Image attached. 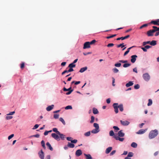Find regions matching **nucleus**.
<instances>
[{"mask_svg": "<svg viewBox=\"0 0 159 159\" xmlns=\"http://www.w3.org/2000/svg\"><path fill=\"white\" fill-rule=\"evenodd\" d=\"M54 107V105H53L49 106L46 108V110L48 111H50L53 109Z\"/></svg>", "mask_w": 159, "mask_h": 159, "instance_id": "nucleus-13", "label": "nucleus"}, {"mask_svg": "<svg viewBox=\"0 0 159 159\" xmlns=\"http://www.w3.org/2000/svg\"><path fill=\"white\" fill-rule=\"evenodd\" d=\"M109 135L110 136H115L114 134V133L113 130H111L109 132Z\"/></svg>", "mask_w": 159, "mask_h": 159, "instance_id": "nucleus-32", "label": "nucleus"}, {"mask_svg": "<svg viewBox=\"0 0 159 159\" xmlns=\"http://www.w3.org/2000/svg\"><path fill=\"white\" fill-rule=\"evenodd\" d=\"M10 115H9V114H7V116L6 117V119L7 120H10L13 117L11 116H10Z\"/></svg>", "mask_w": 159, "mask_h": 159, "instance_id": "nucleus-28", "label": "nucleus"}, {"mask_svg": "<svg viewBox=\"0 0 159 159\" xmlns=\"http://www.w3.org/2000/svg\"><path fill=\"white\" fill-rule=\"evenodd\" d=\"M52 130L54 132H56L57 134H60V132L58 131L57 129V128H53L52 129Z\"/></svg>", "mask_w": 159, "mask_h": 159, "instance_id": "nucleus-30", "label": "nucleus"}, {"mask_svg": "<svg viewBox=\"0 0 159 159\" xmlns=\"http://www.w3.org/2000/svg\"><path fill=\"white\" fill-rule=\"evenodd\" d=\"M119 61L120 62L122 63H126L128 62V61L127 60L124 61V60H120Z\"/></svg>", "mask_w": 159, "mask_h": 159, "instance_id": "nucleus-61", "label": "nucleus"}, {"mask_svg": "<svg viewBox=\"0 0 159 159\" xmlns=\"http://www.w3.org/2000/svg\"><path fill=\"white\" fill-rule=\"evenodd\" d=\"M112 148L111 147H109L106 149L105 153L106 154L109 153L112 150Z\"/></svg>", "mask_w": 159, "mask_h": 159, "instance_id": "nucleus-15", "label": "nucleus"}, {"mask_svg": "<svg viewBox=\"0 0 159 159\" xmlns=\"http://www.w3.org/2000/svg\"><path fill=\"white\" fill-rule=\"evenodd\" d=\"M133 84V83L131 81H129L128 83L126 84V86L128 87L130 86H132Z\"/></svg>", "mask_w": 159, "mask_h": 159, "instance_id": "nucleus-22", "label": "nucleus"}, {"mask_svg": "<svg viewBox=\"0 0 159 159\" xmlns=\"http://www.w3.org/2000/svg\"><path fill=\"white\" fill-rule=\"evenodd\" d=\"M59 116V115L58 114H54V118L55 119L58 118Z\"/></svg>", "mask_w": 159, "mask_h": 159, "instance_id": "nucleus-52", "label": "nucleus"}, {"mask_svg": "<svg viewBox=\"0 0 159 159\" xmlns=\"http://www.w3.org/2000/svg\"><path fill=\"white\" fill-rule=\"evenodd\" d=\"M25 67V63L24 62H22V63L20 65V68L21 69H23Z\"/></svg>", "mask_w": 159, "mask_h": 159, "instance_id": "nucleus-53", "label": "nucleus"}, {"mask_svg": "<svg viewBox=\"0 0 159 159\" xmlns=\"http://www.w3.org/2000/svg\"><path fill=\"white\" fill-rule=\"evenodd\" d=\"M124 43H122L121 44H120L118 45H117V48H120V47H121V48H123L125 46V45H124Z\"/></svg>", "mask_w": 159, "mask_h": 159, "instance_id": "nucleus-41", "label": "nucleus"}, {"mask_svg": "<svg viewBox=\"0 0 159 159\" xmlns=\"http://www.w3.org/2000/svg\"><path fill=\"white\" fill-rule=\"evenodd\" d=\"M131 146L133 148H136L137 147V144L135 142H133L131 143Z\"/></svg>", "mask_w": 159, "mask_h": 159, "instance_id": "nucleus-27", "label": "nucleus"}, {"mask_svg": "<svg viewBox=\"0 0 159 159\" xmlns=\"http://www.w3.org/2000/svg\"><path fill=\"white\" fill-rule=\"evenodd\" d=\"M121 65V64L120 63H117L115 64V66L117 67H120V66Z\"/></svg>", "mask_w": 159, "mask_h": 159, "instance_id": "nucleus-55", "label": "nucleus"}, {"mask_svg": "<svg viewBox=\"0 0 159 159\" xmlns=\"http://www.w3.org/2000/svg\"><path fill=\"white\" fill-rule=\"evenodd\" d=\"M84 155L86 157V159H92V158L90 154H84Z\"/></svg>", "mask_w": 159, "mask_h": 159, "instance_id": "nucleus-23", "label": "nucleus"}, {"mask_svg": "<svg viewBox=\"0 0 159 159\" xmlns=\"http://www.w3.org/2000/svg\"><path fill=\"white\" fill-rule=\"evenodd\" d=\"M58 134L60 135V138L61 139H62V140L64 139V138H65V137H64L65 136L64 135H63L62 134H61L60 133V134Z\"/></svg>", "mask_w": 159, "mask_h": 159, "instance_id": "nucleus-35", "label": "nucleus"}, {"mask_svg": "<svg viewBox=\"0 0 159 159\" xmlns=\"http://www.w3.org/2000/svg\"><path fill=\"white\" fill-rule=\"evenodd\" d=\"M74 83H75V85H77L80 83V81H76L75 82V81H73L71 82V84H72Z\"/></svg>", "mask_w": 159, "mask_h": 159, "instance_id": "nucleus-51", "label": "nucleus"}, {"mask_svg": "<svg viewBox=\"0 0 159 159\" xmlns=\"http://www.w3.org/2000/svg\"><path fill=\"white\" fill-rule=\"evenodd\" d=\"M143 77L144 80L146 81H148L150 79V76L148 73L143 74Z\"/></svg>", "mask_w": 159, "mask_h": 159, "instance_id": "nucleus-2", "label": "nucleus"}, {"mask_svg": "<svg viewBox=\"0 0 159 159\" xmlns=\"http://www.w3.org/2000/svg\"><path fill=\"white\" fill-rule=\"evenodd\" d=\"M120 122L122 125L124 126H127L129 124V122L128 121H123L122 120H120Z\"/></svg>", "mask_w": 159, "mask_h": 159, "instance_id": "nucleus-6", "label": "nucleus"}, {"mask_svg": "<svg viewBox=\"0 0 159 159\" xmlns=\"http://www.w3.org/2000/svg\"><path fill=\"white\" fill-rule=\"evenodd\" d=\"M154 32L153 31V30H150L147 32V34L148 36H151L153 35V33Z\"/></svg>", "mask_w": 159, "mask_h": 159, "instance_id": "nucleus-10", "label": "nucleus"}, {"mask_svg": "<svg viewBox=\"0 0 159 159\" xmlns=\"http://www.w3.org/2000/svg\"><path fill=\"white\" fill-rule=\"evenodd\" d=\"M67 146L68 147L70 148H73L75 147V145L70 142H68V143Z\"/></svg>", "mask_w": 159, "mask_h": 159, "instance_id": "nucleus-26", "label": "nucleus"}, {"mask_svg": "<svg viewBox=\"0 0 159 159\" xmlns=\"http://www.w3.org/2000/svg\"><path fill=\"white\" fill-rule=\"evenodd\" d=\"M135 46H133L132 47H130L128 49H127V51H126L124 53V56H126L127 54H128V53L129 52V50L132 48H133V47H135Z\"/></svg>", "mask_w": 159, "mask_h": 159, "instance_id": "nucleus-18", "label": "nucleus"}, {"mask_svg": "<svg viewBox=\"0 0 159 159\" xmlns=\"http://www.w3.org/2000/svg\"><path fill=\"white\" fill-rule=\"evenodd\" d=\"M130 65H131V64H130L125 63L123 65V66L124 67L126 68V67L129 66Z\"/></svg>", "mask_w": 159, "mask_h": 159, "instance_id": "nucleus-36", "label": "nucleus"}, {"mask_svg": "<svg viewBox=\"0 0 159 159\" xmlns=\"http://www.w3.org/2000/svg\"><path fill=\"white\" fill-rule=\"evenodd\" d=\"M133 153L132 152H129L127 156L129 157H133Z\"/></svg>", "mask_w": 159, "mask_h": 159, "instance_id": "nucleus-42", "label": "nucleus"}, {"mask_svg": "<svg viewBox=\"0 0 159 159\" xmlns=\"http://www.w3.org/2000/svg\"><path fill=\"white\" fill-rule=\"evenodd\" d=\"M87 69V67L86 66L83 68H82L80 69L79 71V72L81 73H83Z\"/></svg>", "mask_w": 159, "mask_h": 159, "instance_id": "nucleus-21", "label": "nucleus"}, {"mask_svg": "<svg viewBox=\"0 0 159 159\" xmlns=\"http://www.w3.org/2000/svg\"><path fill=\"white\" fill-rule=\"evenodd\" d=\"M82 154V151L80 149L77 150L75 152V155L76 156H80Z\"/></svg>", "mask_w": 159, "mask_h": 159, "instance_id": "nucleus-9", "label": "nucleus"}, {"mask_svg": "<svg viewBox=\"0 0 159 159\" xmlns=\"http://www.w3.org/2000/svg\"><path fill=\"white\" fill-rule=\"evenodd\" d=\"M114 138L116 140H119L120 141H123L124 139V138H120L117 136H114Z\"/></svg>", "mask_w": 159, "mask_h": 159, "instance_id": "nucleus-14", "label": "nucleus"}, {"mask_svg": "<svg viewBox=\"0 0 159 159\" xmlns=\"http://www.w3.org/2000/svg\"><path fill=\"white\" fill-rule=\"evenodd\" d=\"M113 128L115 129V130H116V131H117L118 130H119L120 129L116 126H114L113 127Z\"/></svg>", "mask_w": 159, "mask_h": 159, "instance_id": "nucleus-57", "label": "nucleus"}, {"mask_svg": "<svg viewBox=\"0 0 159 159\" xmlns=\"http://www.w3.org/2000/svg\"><path fill=\"white\" fill-rule=\"evenodd\" d=\"M112 70L115 73H117L119 71L116 68L113 69Z\"/></svg>", "mask_w": 159, "mask_h": 159, "instance_id": "nucleus-46", "label": "nucleus"}, {"mask_svg": "<svg viewBox=\"0 0 159 159\" xmlns=\"http://www.w3.org/2000/svg\"><path fill=\"white\" fill-rule=\"evenodd\" d=\"M77 142V139H74V140H71V143H76Z\"/></svg>", "mask_w": 159, "mask_h": 159, "instance_id": "nucleus-60", "label": "nucleus"}, {"mask_svg": "<svg viewBox=\"0 0 159 159\" xmlns=\"http://www.w3.org/2000/svg\"><path fill=\"white\" fill-rule=\"evenodd\" d=\"M71 89V87H70L69 89H67L65 87H64L63 88V91H69Z\"/></svg>", "mask_w": 159, "mask_h": 159, "instance_id": "nucleus-39", "label": "nucleus"}, {"mask_svg": "<svg viewBox=\"0 0 159 159\" xmlns=\"http://www.w3.org/2000/svg\"><path fill=\"white\" fill-rule=\"evenodd\" d=\"M130 37V35H128L125 36V37H121V40H123L125 39H128Z\"/></svg>", "mask_w": 159, "mask_h": 159, "instance_id": "nucleus-37", "label": "nucleus"}, {"mask_svg": "<svg viewBox=\"0 0 159 159\" xmlns=\"http://www.w3.org/2000/svg\"><path fill=\"white\" fill-rule=\"evenodd\" d=\"M152 28H153V29H152L153 31L154 32L158 31L159 30V27H158L156 26H152Z\"/></svg>", "mask_w": 159, "mask_h": 159, "instance_id": "nucleus-20", "label": "nucleus"}, {"mask_svg": "<svg viewBox=\"0 0 159 159\" xmlns=\"http://www.w3.org/2000/svg\"><path fill=\"white\" fill-rule=\"evenodd\" d=\"M14 136V134H11L8 137V139L9 140L12 137H13Z\"/></svg>", "mask_w": 159, "mask_h": 159, "instance_id": "nucleus-59", "label": "nucleus"}, {"mask_svg": "<svg viewBox=\"0 0 159 159\" xmlns=\"http://www.w3.org/2000/svg\"><path fill=\"white\" fill-rule=\"evenodd\" d=\"M41 144L42 146L43 147L44 149H45L46 148L45 146V144L43 140L41 142Z\"/></svg>", "mask_w": 159, "mask_h": 159, "instance_id": "nucleus-38", "label": "nucleus"}, {"mask_svg": "<svg viewBox=\"0 0 159 159\" xmlns=\"http://www.w3.org/2000/svg\"><path fill=\"white\" fill-rule=\"evenodd\" d=\"M94 117L92 116H91V120L90 121V123H92L94 122Z\"/></svg>", "mask_w": 159, "mask_h": 159, "instance_id": "nucleus-45", "label": "nucleus"}, {"mask_svg": "<svg viewBox=\"0 0 159 159\" xmlns=\"http://www.w3.org/2000/svg\"><path fill=\"white\" fill-rule=\"evenodd\" d=\"M73 90H70L68 92L66 93V94L67 95L70 94L72 93V92L73 91Z\"/></svg>", "mask_w": 159, "mask_h": 159, "instance_id": "nucleus-64", "label": "nucleus"}, {"mask_svg": "<svg viewBox=\"0 0 159 159\" xmlns=\"http://www.w3.org/2000/svg\"><path fill=\"white\" fill-rule=\"evenodd\" d=\"M122 131V130H120L118 132V134L119 136L120 137H123L124 136L125 134L123 133Z\"/></svg>", "mask_w": 159, "mask_h": 159, "instance_id": "nucleus-12", "label": "nucleus"}, {"mask_svg": "<svg viewBox=\"0 0 159 159\" xmlns=\"http://www.w3.org/2000/svg\"><path fill=\"white\" fill-rule=\"evenodd\" d=\"M39 157L41 159H43L44 158V154L42 150H41L40 152L39 153Z\"/></svg>", "mask_w": 159, "mask_h": 159, "instance_id": "nucleus-8", "label": "nucleus"}, {"mask_svg": "<svg viewBox=\"0 0 159 159\" xmlns=\"http://www.w3.org/2000/svg\"><path fill=\"white\" fill-rule=\"evenodd\" d=\"M114 44L113 43H109L107 45V47H113V46H114Z\"/></svg>", "mask_w": 159, "mask_h": 159, "instance_id": "nucleus-56", "label": "nucleus"}, {"mask_svg": "<svg viewBox=\"0 0 159 159\" xmlns=\"http://www.w3.org/2000/svg\"><path fill=\"white\" fill-rule=\"evenodd\" d=\"M59 120L61 121L64 125L65 124V121L62 118H61V117L59 119Z\"/></svg>", "mask_w": 159, "mask_h": 159, "instance_id": "nucleus-49", "label": "nucleus"}, {"mask_svg": "<svg viewBox=\"0 0 159 159\" xmlns=\"http://www.w3.org/2000/svg\"><path fill=\"white\" fill-rule=\"evenodd\" d=\"M90 132L88 131L84 133V135L86 136H90Z\"/></svg>", "mask_w": 159, "mask_h": 159, "instance_id": "nucleus-43", "label": "nucleus"}, {"mask_svg": "<svg viewBox=\"0 0 159 159\" xmlns=\"http://www.w3.org/2000/svg\"><path fill=\"white\" fill-rule=\"evenodd\" d=\"M51 136L53 138H54L57 141H59L60 140L59 137L56 134L52 133L51 134Z\"/></svg>", "mask_w": 159, "mask_h": 159, "instance_id": "nucleus-4", "label": "nucleus"}, {"mask_svg": "<svg viewBox=\"0 0 159 159\" xmlns=\"http://www.w3.org/2000/svg\"><path fill=\"white\" fill-rule=\"evenodd\" d=\"M134 87L135 89H139V88L140 87V86L139 84H137L135 85L134 86Z\"/></svg>", "mask_w": 159, "mask_h": 159, "instance_id": "nucleus-50", "label": "nucleus"}, {"mask_svg": "<svg viewBox=\"0 0 159 159\" xmlns=\"http://www.w3.org/2000/svg\"><path fill=\"white\" fill-rule=\"evenodd\" d=\"M93 126L95 128V129H99V126L98 124L94 123L93 124Z\"/></svg>", "mask_w": 159, "mask_h": 159, "instance_id": "nucleus-31", "label": "nucleus"}, {"mask_svg": "<svg viewBox=\"0 0 159 159\" xmlns=\"http://www.w3.org/2000/svg\"><path fill=\"white\" fill-rule=\"evenodd\" d=\"M96 42V40L95 39L93 40L91 42H89L90 45L94 44Z\"/></svg>", "mask_w": 159, "mask_h": 159, "instance_id": "nucleus-44", "label": "nucleus"}, {"mask_svg": "<svg viewBox=\"0 0 159 159\" xmlns=\"http://www.w3.org/2000/svg\"><path fill=\"white\" fill-rule=\"evenodd\" d=\"M157 44V41L155 40H152L151 42L150 41V45L152 46H155Z\"/></svg>", "mask_w": 159, "mask_h": 159, "instance_id": "nucleus-24", "label": "nucleus"}, {"mask_svg": "<svg viewBox=\"0 0 159 159\" xmlns=\"http://www.w3.org/2000/svg\"><path fill=\"white\" fill-rule=\"evenodd\" d=\"M116 152V151L115 150L112 151L110 153V155L112 156V155H113Z\"/></svg>", "mask_w": 159, "mask_h": 159, "instance_id": "nucleus-62", "label": "nucleus"}, {"mask_svg": "<svg viewBox=\"0 0 159 159\" xmlns=\"http://www.w3.org/2000/svg\"><path fill=\"white\" fill-rule=\"evenodd\" d=\"M90 48V46L89 43V42H86L84 43L83 47L84 49L88 48Z\"/></svg>", "mask_w": 159, "mask_h": 159, "instance_id": "nucleus-5", "label": "nucleus"}, {"mask_svg": "<svg viewBox=\"0 0 159 159\" xmlns=\"http://www.w3.org/2000/svg\"><path fill=\"white\" fill-rule=\"evenodd\" d=\"M147 26H148V24H144V25H142V26H141L140 27V29H142L144 27H147Z\"/></svg>", "mask_w": 159, "mask_h": 159, "instance_id": "nucleus-54", "label": "nucleus"}, {"mask_svg": "<svg viewBox=\"0 0 159 159\" xmlns=\"http://www.w3.org/2000/svg\"><path fill=\"white\" fill-rule=\"evenodd\" d=\"M147 44H150V41H147L146 42H144L143 43V45L145 46Z\"/></svg>", "mask_w": 159, "mask_h": 159, "instance_id": "nucleus-48", "label": "nucleus"}, {"mask_svg": "<svg viewBox=\"0 0 159 159\" xmlns=\"http://www.w3.org/2000/svg\"><path fill=\"white\" fill-rule=\"evenodd\" d=\"M158 134V131L157 129L151 130L150 132L148 137L150 139H151L155 138Z\"/></svg>", "mask_w": 159, "mask_h": 159, "instance_id": "nucleus-1", "label": "nucleus"}, {"mask_svg": "<svg viewBox=\"0 0 159 159\" xmlns=\"http://www.w3.org/2000/svg\"><path fill=\"white\" fill-rule=\"evenodd\" d=\"M39 126V125L38 124H36L33 128V129H37Z\"/></svg>", "mask_w": 159, "mask_h": 159, "instance_id": "nucleus-58", "label": "nucleus"}, {"mask_svg": "<svg viewBox=\"0 0 159 159\" xmlns=\"http://www.w3.org/2000/svg\"><path fill=\"white\" fill-rule=\"evenodd\" d=\"M72 138L71 137H67L66 138L67 140L69 141H71V140H72Z\"/></svg>", "mask_w": 159, "mask_h": 159, "instance_id": "nucleus-63", "label": "nucleus"}, {"mask_svg": "<svg viewBox=\"0 0 159 159\" xmlns=\"http://www.w3.org/2000/svg\"><path fill=\"white\" fill-rule=\"evenodd\" d=\"M93 113L94 114H96L98 113V111L97 108H93Z\"/></svg>", "mask_w": 159, "mask_h": 159, "instance_id": "nucleus-25", "label": "nucleus"}, {"mask_svg": "<svg viewBox=\"0 0 159 159\" xmlns=\"http://www.w3.org/2000/svg\"><path fill=\"white\" fill-rule=\"evenodd\" d=\"M99 131V129H95L91 131V133L93 134H96Z\"/></svg>", "mask_w": 159, "mask_h": 159, "instance_id": "nucleus-17", "label": "nucleus"}, {"mask_svg": "<svg viewBox=\"0 0 159 159\" xmlns=\"http://www.w3.org/2000/svg\"><path fill=\"white\" fill-rule=\"evenodd\" d=\"M75 65L73 63L70 64L68 66V67L69 68H74L75 67Z\"/></svg>", "mask_w": 159, "mask_h": 159, "instance_id": "nucleus-29", "label": "nucleus"}, {"mask_svg": "<svg viewBox=\"0 0 159 159\" xmlns=\"http://www.w3.org/2000/svg\"><path fill=\"white\" fill-rule=\"evenodd\" d=\"M46 145L48 146V148L51 151L53 150V148L51 146V144L49 142H47L46 144Z\"/></svg>", "mask_w": 159, "mask_h": 159, "instance_id": "nucleus-19", "label": "nucleus"}, {"mask_svg": "<svg viewBox=\"0 0 159 159\" xmlns=\"http://www.w3.org/2000/svg\"><path fill=\"white\" fill-rule=\"evenodd\" d=\"M137 57V56L136 55L132 56H131V61L133 63L135 62L136 59V58Z\"/></svg>", "mask_w": 159, "mask_h": 159, "instance_id": "nucleus-7", "label": "nucleus"}, {"mask_svg": "<svg viewBox=\"0 0 159 159\" xmlns=\"http://www.w3.org/2000/svg\"><path fill=\"white\" fill-rule=\"evenodd\" d=\"M152 101L151 99H149L148 100V106H150L152 105Z\"/></svg>", "mask_w": 159, "mask_h": 159, "instance_id": "nucleus-34", "label": "nucleus"}, {"mask_svg": "<svg viewBox=\"0 0 159 159\" xmlns=\"http://www.w3.org/2000/svg\"><path fill=\"white\" fill-rule=\"evenodd\" d=\"M146 130L143 129H140L138 131L136 132V134H142L145 133Z\"/></svg>", "mask_w": 159, "mask_h": 159, "instance_id": "nucleus-11", "label": "nucleus"}, {"mask_svg": "<svg viewBox=\"0 0 159 159\" xmlns=\"http://www.w3.org/2000/svg\"><path fill=\"white\" fill-rule=\"evenodd\" d=\"M113 106L114 109V111L116 113H117L118 112V103H114L113 104Z\"/></svg>", "mask_w": 159, "mask_h": 159, "instance_id": "nucleus-3", "label": "nucleus"}, {"mask_svg": "<svg viewBox=\"0 0 159 159\" xmlns=\"http://www.w3.org/2000/svg\"><path fill=\"white\" fill-rule=\"evenodd\" d=\"M150 23L151 24H153L154 25H157L158 24V23H157V20H152L151 22Z\"/></svg>", "mask_w": 159, "mask_h": 159, "instance_id": "nucleus-33", "label": "nucleus"}, {"mask_svg": "<svg viewBox=\"0 0 159 159\" xmlns=\"http://www.w3.org/2000/svg\"><path fill=\"white\" fill-rule=\"evenodd\" d=\"M116 34L112 35H111V36L107 37H106V38L107 39H109L110 38H113V37L116 36Z\"/></svg>", "mask_w": 159, "mask_h": 159, "instance_id": "nucleus-47", "label": "nucleus"}, {"mask_svg": "<svg viewBox=\"0 0 159 159\" xmlns=\"http://www.w3.org/2000/svg\"><path fill=\"white\" fill-rule=\"evenodd\" d=\"M118 107L119 108L120 110L121 111H122L124 110V108L122 104H120L119 105H118Z\"/></svg>", "mask_w": 159, "mask_h": 159, "instance_id": "nucleus-16", "label": "nucleus"}, {"mask_svg": "<svg viewBox=\"0 0 159 159\" xmlns=\"http://www.w3.org/2000/svg\"><path fill=\"white\" fill-rule=\"evenodd\" d=\"M72 108L71 106H67L65 108V109L66 110L71 109H72Z\"/></svg>", "mask_w": 159, "mask_h": 159, "instance_id": "nucleus-40", "label": "nucleus"}]
</instances>
